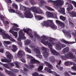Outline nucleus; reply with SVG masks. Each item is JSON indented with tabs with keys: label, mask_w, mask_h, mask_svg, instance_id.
Segmentation results:
<instances>
[{
	"label": "nucleus",
	"mask_w": 76,
	"mask_h": 76,
	"mask_svg": "<svg viewBox=\"0 0 76 76\" xmlns=\"http://www.w3.org/2000/svg\"><path fill=\"white\" fill-rule=\"evenodd\" d=\"M31 41L30 40L27 39L25 43V45H29V44L31 43Z\"/></svg>",
	"instance_id": "35"
},
{
	"label": "nucleus",
	"mask_w": 76,
	"mask_h": 76,
	"mask_svg": "<svg viewBox=\"0 0 76 76\" xmlns=\"http://www.w3.org/2000/svg\"><path fill=\"white\" fill-rule=\"evenodd\" d=\"M33 50L34 52H36V53L37 54H39V55H37V57L40 58H42V56L39 55L40 54V51H39L38 49L37 48H34L33 49Z\"/></svg>",
	"instance_id": "12"
},
{
	"label": "nucleus",
	"mask_w": 76,
	"mask_h": 76,
	"mask_svg": "<svg viewBox=\"0 0 76 76\" xmlns=\"http://www.w3.org/2000/svg\"><path fill=\"white\" fill-rule=\"evenodd\" d=\"M13 26L12 27V30H13L14 31H18L19 30H20V29L18 28V27H19V26H18V25L16 23H14L13 25ZM15 27H16L17 28H15Z\"/></svg>",
	"instance_id": "16"
},
{
	"label": "nucleus",
	"mask_w": 76,
	"mask_h": 76,
	"mask_svg": "<svg viewBox=\"0 0 76 76\" xmlns=\"http://www.w3.org/2000/svg\"><path fill=\"white\" fill-rule=\"evenodd\" d=\"M64 64L65 66H68L73 64L74 66H72V67H76V64L74 63V62L71 61L65 62Z\"/></svg>",
	"instance_id": "13"
},
{
	"label": "nucleus",
	"mask_w": 76,
	"mask_h": 76,
	"mask_svg": "<svg viewBox=\"0 0 76 76\" xmlns=\"http://www.w3.org/2000/svg\"><path fill=\"white\" fill-rule=\"evenodd\" d=\"M13 7L15 8V9H18V5L15 3H14L12 4Z\"/></svg>",
	"instance_id": "37"
},
{
	"label": "nucleus",
	"mask_w": 76,
	"mask_h": 76,
	"mask_svg": "<svg viewBox=\"0 0 76 76\" xmlns=\"http://www.w3.org/2000/svg\"><path fill=\"white\" fill-rule=\"evenodd\" d=\"M44 64L46 65V66L50 68V69H53V65H52L50 64L49 63L46 61H44Z\"/></svg>",
	"instance_id": "20"
},
{
	"label": "nucleus",
	"mask_w": 76,
	"mask_h": 76,
	"mask_svg": "<svg viewBox=\"0 0 76 76\" xmlns=\"http://www.w3.org/2000/svg\"><path fill=\"white\" fill-rule=\"evenodd\" d=\"M61 58L63 60H66V58H67L66 57V54H65L64 56H61Z\"/></svg>",
	"instance_id": "34"
},
{
	"label": "nucleus",
	"mask_w": 76,
	"mask_h": 76,
	"mask_svg": "<svg viewBox=\"0 0 76 76\" xmlns=\"http://www.w3.org/2000/svg\"><path fill=\"white\" fill-rule=\"evenodd\" d=\"M19 37L18 38V41H21V39H25V34L22 32L21 31L19 34Z\"/></svg>",
	"instance_id": "17"
},
{
	"label": "nucleus",
	"mask_w": 76,
	"mask_h": 76,
	"mask_svg": "<svg viewBox=\"0 0 76 76\" xmlns=\"http://www.w3.org/2000/svg\"><path fill=\"white\" fill-rule=\"evenodd\" d=\"M12 29H11L9 31V32H10V33H11V34H13L15 32V31H12Z\"/></svg>",
	"instance_id": "55"
},
{
	"label": "nucleus",
	"mask_w": 76,
	"mask_h": 76,
	"mask_svg": "<svg viewBox=\"0 0 76 76\" xmlns=\"http://www.w3.org/2000/svg\"><path fill=\"white\" fill-rule=\"evenodd\" d=\"M4 42L5 44H7V45H9V44L11 43L9 41H4Z\"/></svg>",
	"instance_id": "46"
},
{
	"label": "nucleus",
	"mask_w": 76,
	"mask_h": 76,
	"mask_svg": "<svg viewBox=\"0 0 76 76\" xmlns=\"http://www.w3.org/2000/svg\"><path fill=\"white\" fill-rule=\"evenodd\" d=\"M69 24L71 25H72V26H74V24L71 21L69 22Z\"/></svg>",
	"instance_id": "61"
},
{
	"label": "nucleus",
	"mask_w": 76,
	"mask_h": 76,
	"mask_svg": "<svg viewBox=\"0 0 76 76\" xmlns=\"http://www.w3.org/2000/svg\"><path fill=\"white\" fill-rule=\"evenodd\" d=\"M59 70H60L61 71V70H63V68L62 67H61V66L60 65L59 66H58V67H56Z\"/></svg>",
	"instance_id": "44"
},
{
	"label": "nucleus",
	"mask_w": 76,
	"mask_h": 76,
	"mask_svg": "<svg viewBox=\"0 0 76 76\" xmlns=\"http://www.w3.org/2000/svg\"><path fill=\"white\" fill-rule=\"evenodd\" d=\"M35 18L36 19L38 20H40L44 19V17L41 16L40 15H37L35 16Z\"/></svg>",
	"instance_id": "27"
},
{
	"label": "nucleus",
	"mask_w": 76,
	"mask_h": 76,
	"mask_svg": "<svg viewBox=\"0 0 76 76\" xmlns=\"http://www.w3.org/2000/svg\"><path fill=\"white\" fill-rule=\"evenodd\" d=\"M42 69H43V66H39L37 68L38 71H41Z\"/></svg>",
	"instance_id": "36"
},
{
	"label": "nucleus",
	"mask_w": 76,
	"mask_h": 76,
	"mask_svg": "<svg viewBox=\"0 0 76 76\" xmlns=\"http://www.w3.org/2000/svg\"><path fill=\"white\" fill-rule=\"evenodd\" d=\"M5 54L7 56V57L8 58L12 60L13 59V56H12V55L9 52L7 51L5 53Z\"/></svg>",
	"instance_id": "18"
},
{
	"label": "nucleus",
	"mask_w": 76,
	"mask_h": 76,
	"mask_svg": "<svg viewBox=\"0 0 76 76\" xmlns=\"http://www.w3.org/2000/svg\"><path fill=\"white\" fill-rule=\"evenodd\" d=\"M0 63L1 64H2L4 67H5V68H6L7 69H10V67L11 66H14V64L12 63L8 64H3L1 63Z\"/></svg>",
	"instance_id": "14"
},
{
	"label": "nucleus",
	"mask_w": 76,
	"mask_h": 76,
	"mask_svg": "<svg viewBox=\"0 0 76 76\" xmlns=\"http://www.w3.org/2000/svg\"><path fill=\"white\" fill-rule=\"evenodd\" d=\"M4 75L2 73H0V76H4Z\"/></svg>",
	"instance_id": "64"
},
{
	"label": "nucleus",
	"mask_w": 76,
	"mask_h": 76,
	"mask_svg": "<svg viewBox=\"0 0 76 76\" xmlns=\"http://www.w3.org/2000/svg\"><path fill=\"white\" fill-rule=\"evenodd\" d=\"M30 3L31 4H34V5H35V4H36L35 2L32 0H31L30 1Z\"/></svg>",
	"instance_id": "49"
},
{
	"label": "nucleus",
	"mask_w": 76,
	"mask_h": 76,
	"mask_svg": "<svg viewBox=\"0 0 76 76\" xmlns=\"http://www.w3.org/2000/svg\"><path fill=\"white\" fill-rule=\"evenodd\" d=\"M60 19L63 20V21H64L66 20V18L65 17L61 15L60 16Z\"/></svg>",
	"instance_id": "39"
},
{
	"label": "nucleus",
	"mask_w": 76,
	"mask_h": 76,
	"mask_svg": "<svg viewBox=\"0 0 76 76\" xmlns=\"http://www.w3.org/2000/svg\"><path fill=\"white\" fill-rule=\"evenodd\" d=\"M62 51L63 54H65L66 53H67L69 51V48L68 47H66L64 48Z\"/></svg>",
	"instance_id": "22"
},
{
	"label": "nucleus",
	"mask_w": 76,
	"mask_h": 76,
	"mask_svg": "<svg viewBox=\"0 0 76 76\" xmlns=\"http://www.w3.org/2000/svg\"><path fill=\"white\" fill-rule=\"evenodd\" d=\"M69 73H71L72 75H76V72H72L71 71H69Z\"/></svg>",
	"instance_id": "51"
},
{
	"label": "nucleus",
	"mask_w": 76,
	"mask_h": 76,
	"mask_svg": "<svg viewBox=\"0 0 76 76\" xmlns=\"http://www.w3.org/2000/svg\"><path fill=\"white\" fill-rule=\"evenodd\" d=\"M0 35H2L3 39H6L7 38V39H10V40L11 41H14V42L16 41V40L13 39L11 36H9V34H6L5 31L1 28L0 29Z\"/></svg>",
	"instance_id": "5"
},
{
	"label": "nucleus",
	"mask_w": 76,
	"mask_h": 76,
	"mask_svg": "<svg viewBox=\"0 0 76 76\" xmlns=\"http://www.w3.org/2000/svg\"><path fill=\"white\" fill-rule=\"evenodd\" d=\"M66 57L67 58H69L70 57L72 59H74V58H76V57H75V56H73V54L71 52L66 53Z\"/></svg>",
	"instance_id": "11"
},
{
	"label": "nucleus",
	"mask_w": 76,
	"mask_h": 76,
	"mask_svg": "<svg viewBox=\"0 0 76 76\" xmlns=\"http://www.w3.org/2000/svg\"><path fill=\"white\" fill-rule=\"evenodd\" d=\"M62 32H63V33L65 34L67 37H70L71 38V34H70V33L69 31H65L64 30H62Z\"/></svg>",
	"instance_id": "26"
},
{
	"label": "nucleus",
	"mask_w": 76,
	"mask_h": 76,
	"mask_svg": "<svg viewBox=\"0 0 76 76\" xmlns=\"http://www.w3.org/2000/svg\"><path fill=\"white\" fill-rule=\"evenodd\" d=\"M13 35L15 37V38H16L18 37V32H17L15 31L14 33V34H13Z\"/></svg>",
	"instance_id": "41"
},
{
	"label": "nucleus",
	"mask_w": 76,
	"mask_h": 76,
	"mask_svg": "<svg viewBox=\"0 0 76 76\" xmlns=\"http://www.w3.org/2000/svg\"><path fill=\"white\" fill-rule=\"evenodd\" d=\"M36 47V45L34 43L32 44V45L31 46V48H35Z\"/></svg>",
	"instance_id": "48"
},
{
	"label": "nucleus",
	"mask_w": 76,
	"mask_h": 76,
	"mask_svg": "<svg viewBox=\"0 0 76 76\" xmlns=\"http://www.w3.org/2000/svg\"><path fill=\"white\" fill-rule=\"evenodd\" d=\"M33 76H39V74L37 72H34L32 75Z\"/></svg>",
	"instance_id": "42"
},
{
	"label": "nucleus",
	"mask_w": 76,
	"mask_h": 76,
	"mask_svg": "<svg viewBox=\"0 0 76 76\" xmlns=\"http://www.w3.org/2000/svg\"><path fill=\"white\" fill-rule=\"evenodd\" d=\"M42 42L44 44L48 45V46L49 48H50V51L52 54L57 56H60V55L59 53H58L56 51L53 49V45H51V43H49L48 41H45V40H42Z\"/></svg>",
	"instance_id": "2"
},
{
	"label": "nucleus",
	"mask_w": 76,
	"mask_h": 76,
	"mask_svg": "<svg viewBox=\"0 0 76 76\" xmlns=\"http://www.w3.org/2000/svg\"><path fill=\"white\" fill-rule=\"evenodd\" d=\"M12 51L13 52H15L17 51L18 50V48H17V46L15 45H12Z\"/></svg>",
	"instance_id": "28"
},
{
	"label": "nucleus",
	"mask_w": 76,
	"mask_h": 76,
	"mask_svg": "<svg viewBox=\"0 0 76 76\" xmlns=\"http://www.w3.org/2000/svg\"><path fill=\"white\" fill-rule=\"evenodd\" d=\"M4 16L2 15V16H1V18H1V20L3 21V20H4Z\"/></svg>",
	"instance_id": "56"
},
{
	"label": "nucleus",
	"mask_w": 76,
	"mask_h": 76,
	"mask_svg": "<svg viewBox=\"0 0 76 76\" xmlns=\"http://www.w3.org/2000/svg\"><path fill=\"white\" fill-rule=\"evenodd\" d=\"M61 42H64V43H65V44H74V43H75V42H69L66 41L64 40V39H62L61 40Z\"/></svg>",
	"instance_id": "24"
},
{
	"label": "nucleus",
	"mask_w": 76,
	"mask_h": 76,
	"mask_svg": "<svg viewBox=\"0 0 76 76\" xmlns=\"http://www.w3.org/2000/svg\"><path fill=\"white\" fill-rule=\"evenodd\" d=\"M64 75L66 76H69V73H68V72H67L66 71H65V72Z\"/></svg>",
	"instance_id": "53"
},
{
	"label": "nucleus",
	"mask_w": 76,
	"mask_h": 76,
	"mask_svg": "<svg viewBox=\"0 0 76 76\" xmlns=\"http://www.w3.org/2000/svg\"><path fill=\"white\" fill-rule=\"evenodd\" d=\"M71 2L73 4L75 7L76 8V2L74 1H71Z\"/></svg>",
	"instance_id": "50"
},
{
	"label": "nucleus",
	"mask_w": 76,
	"mask_h": 76,
	"mask_svg": "<svg viewBox=\"0 0 76 76\" xmlns=\"http://www.w3.org/2000/svg\"><path fill=\"white\" fill-rule=\"evenodd\" d=\"M17 56L19 58H21L23 56H25V53L22 50H20L17 54Z\"/></svg>",
	"instance_id": "8"
},
{
	"label": "nucleus",
	"mask_w": 76,
	"mask_h": 76,
	"mask_svg": "<svg viewBox=\"0 0 76 76\" xmlns=\"http://www.w3.org/2000/svg\"><path fill=\"white\" fill-rule=\"evenodd\" d=\"M23 30L24 31L25 33H27V34L29 36V37L30 38H34V36L32 34H29V31H30V32H31L32 31V30L31 29L27 28L26 29H23Z\"/></svg>",
	"instance_id": "10"
},
{
	"label": "nucleus",
	"mask_w": 76,
	"mask_h": 76,
	"mask_svg": "<svg viewBox=\"0 0 76 76\" xmlns=\"http://www.w3.org/2000/svg\"><path fill=\"white\" fill-rule=\"evenodd\" d=\"M48 3H52L53 4V7L56 9H58V7L60 5H63L64 3L63 1L61 0H57L56 1H52L51 0H48L47 1Z\"/></svg>",
	"instance_id": "4"
},
{
	"label": "nucleus",
	"mask_w": 76,
	"mask_h": 76,
	"mask_svg": "<svg viewBox=\"0 0 76 76\" xmlns=\"http://www.w3.org/2000/svg\"><path fill=\"white\" fill-rule=\"evenodd\" d=\"M12 61V60H8L7 59H5L4 62L5 63H10Z\"/></svg>",
	"instance_id": "40"
},
{
	"label": "nucleus",
	"mask_w": 76,
	"mask_h": 76,
	"mask_svg": "<svg viewBox=\"0 0 76 76\" xmlns=\"http://www.w3.org/2000/svg\"><path fill=\"white\" fill-rule=\"evenodd\" d=\"M19 16L21 18H24L25 17V16H23V14H22V13L19 15Z\"/></svg>",
	"instance_id": "57"
},
{
	"label": "nucleus",
	"mask_w": 76,
	"mask_h": 76,
	"mask_svg": "<svg viewBox=\"0 0 76 76\" xmlns=\"http://www.w3.org/2000/svg\"><path fill=\"white\" fill-rule=\"evenodd\" d=\"M21 61L23 63H26V61H25V60L23 58H21Z\"/></svg>",
	"instance_id": "52"
},
{
	"label": "nucleus",
	"mask_w": 76,
	"mask_h": 76,
	"mask_svg": "<svg viewBox=\"0 0 76 76\" xmlns=\"http://www.w3.org/2000/svg\"><path fill=\"white\" fill-rule=\"evenodd\" d=\"M34 36L35 38H39V39L42 38V39H41V42H42V41H44L45 40V39L46 38V37L45 36H43L40 37L39 35L37 34V33H34Z\"/></svg>",
	"instance_id": "15"
},
{
	"label": "nucleus",
	"mask_w": 76,
	"mask_h": 76,
	"mask_svg": "<svg viewBox=\"0 0 76 76\" xmlns=\"http://www.w3.org/2000/svg\"><path fill=\"white\" fill-rule=\"evenodd\" d=\"M5 72L8 75L11 76H16L14 72L11 71H9L7 70H5Z\"/></svg>",
	"instance_id": "21"
},
{
	"label": "nucleus",
	"mask_w": 76,
	"mask_h": 76,
	"mask_svg": "<svg viewBox=\"0 0 76 76\" xmlns=\"http://www.w3.org/2000/svg\"><path fill=\"white\" fill-rule=\"evenodd\" d=\"M68 13L69 14V15L71 17H76V14L74 11L69 12Z\"/></svg>",
	"instance_id": "25"
},
{
	"label": "nucleus",
	"mask_w": 76,
	"mask_h": 76,
	"mask_svg": "<svg viewBox=\"0 0 76 76\" xmlns=\"http://www.w3.org/2000/svg\"><path fill=\"white\" fill-rule=\"evenodd\" d=\"M7 0V3H12V1L11 0Z\"/></svg>",
	"instance_id": "58"
},
{
	"label": "nucleus",
	"mask_w": 76,
	"mask_h": 76,
	"mask_svg": "<svg viewBox=\"0 0 76 76\" xmlns=\"http://www.w3.org/2000/svg\"><path fill=\"white\" fill-rule=\"evenodd\" d=\"M49 60L52 63H54L55 62V57L53 56L49 57Z\"/></svg>",
	"instance_id": "30"
},
{
	"label": "nucleus",
	"mask_w": 76,
	"mask_h": 76,
	"mask_svg": "<svg viewBox=\"0 0 76 76\" xmlns=\"http://www.w3.org/2000/svg\"><path fill=\"white\" fill-rule=\"evenodd\" d=\"M4 52V49H0V53H3Z\"/></svg>",
	"instance_id": "59"
},
{
	"label": "nucleus",
	"mask_w": 76,
	"mask_h": 76,
	"mask_svg": "<svg viewBox=\"0 0 76 76\" xmlns=\"http://www.w3.org/2000/svg\"><path fill=\"white\" fill-rule=\"evenodd\" d=\"M18 45L20 47H22V42H20L18 43Z\"/></svg>",
	"instance_id": "60"
},
{
	"label": "nucleus",
	"mask_w": 76,
	"mask_h": 76,
	"mask_svg": "<svg viewBox=\"0 0 76 76\" xmlns=\"http://www.w3.org/2000/svg\"><path fill=\"white\" fill-rule=\"evenodd\" d=\"M47 15L48 18H51L53 16V14L51 12H47Z\"/></svg>",
	"instance_id": "32"
},
{
	"label": "nucleus",
	"mask_w": 76,
	"mask_h": 76,
	"mask_svg": "<svg viewBox=\"0 0 76 76\" xmlns=\"http://www.w3.org/2000/svg\"><path fill=\"white\" fill-rule=\"evenodd\" d=\"M58 12L59 13H62L63 15H66V13H65V9H64V8H61L60 10H58Z\"/></svg>",
	"instance_id": "23"
},
{
	"label": "nucleus",
	"mask_w": 76,
	"mask_h": 76,
	"mask_svg": "<svg viewBox=\"0 0 76 76\" xmlns=\"http://www.w3.org/2000/svg\"><path fill=\"white\" fill-rule=\"evenodd\" d=\"M68 6V7L67 9L68 12H69V10H73V7L71 4H69Z\"/></svg>",
	"instance_id": "29"
},
{
	"label": "nucleus",
	"mask_w": 76,
	"mask_h": 76,
	"mask_svg": "<svg viewBox=\"0 0 76 76\" xmlns=\"http://www.w3.org/2000/svg\"><path fill=\"white\" fill-rule=\"evenodd\" d=\"M61 60L58 61H57V64L56 65V67H58V66H61Z\"/></svg>",
	"instance_id": "38"
},
{
	"label": "nucleus",
	"mask_w": 76,
	"mask_h": 76,
	"mask_svg": "<svg viewBox=\"0 0 76 76\" xmlns=\"http://www.w3.org/2000/svg\"><path fill=\"white\" fill-rule=\"evenodd\" d=\"M71 34L73 35L76 38L75 39V42H76V31L75 32V33L74 32H72L71 33Z\"/></svg>",
	"instance_id": "45"
},
{
	"label": "nucleus",
	"mask_w": 76,
	"mask_h": 76,
	"mask_svg": "<svg viewBox=\"0 0 76 76\" xmlns=\"http://www.w3.org/2000/svg\"><path fill=\"white\" fill-rule=\"evenodd\" d=\"M26 66L28 69H30V70L32 69V68H34V65L33 64L30 65L29 66L27 65Z\"/></svg>",
	"instance_id": "31"
},
{
	"label": "nucleus",
	"mask_w": 76,
	"mask_h": 76,
	"mask_svg": "<svg viewBox=\"0 0 76 76\" xmlns=\"http://www.w3.org/2000/svg\"><path fill=\"white\" fill-rule=\"evenodd\" d=\"M56 22L57 23H58L62 28H64L65 27V25L64 23H62L58 20H56Z\"/></svg>",
	"instance_id": "19"
},
{
	"label": "nucleus",
	"mask_w": 76,
	"mask_h": 76,
	"mask_svg": "<svg viewBox=\"0 0 76 76\" xmlns=\"http://www.w3.org/2000/svg\"><path fill=\"white\" fill-rule=\"evenodd\" d=\"M42 49L45 52H42L44 57L46 58L49 56V50L45 47H42Z\"/></svg>",
	"instance_id": "7"
},
{
	"label": "nucleus",
	"mask_w": 76,
	"mask_h": 76,
	"mask_svg": "<svg viewBox=\"0 0 76 76\" xmlns=\"http://www.w3.org/2000/svg\"><path fill=\"white\" fill-rule=\"evenodd\" d=\"M26 48L27 50L26 51L27 53H31V49L27 48Z\"/></svg>",
	"instance_id": "47"
},
{
	"label": "nucleus",
	"mask_w": 76,
	"mask_h": 76,
	"mask_svg": "<svg viewBox=\"0 0 76 76\" xmlns=\"http://www.w3.org/2000/svg\"><path fill=\"white\" fill-rule=\"evenodd\" d=\"M66 46L65 45L60 43L56 44V47L57 48V50L58 51H60L61 50V47L62 48H64L66 47Z\"/></svg>",
	"instance_id": "9"
},
{
	"label": "nucleus",
	"mask_w": 76,
	"mask_h": 76,
	"mask_svg": "<svg viewBox=\"0 0 76 76\" xmlns=\"http://www.w3.org/2000/svg\"><path fill=\"white\" fill-rule=\"evenodd\" d=\"M43 25L45 27L49 26L53 29H56L57 28V26L54 25L53 23V20H48L46 21H44Z\"/></svg>",
	"instance_id": "3"
},
{
	"label": "nucleus",
	"mask_w": 76,
	"mask_h": 76,
	"mask_svg": "<svg viewBox=\"0 0 76 76\" xmlns=\"http://www.w3.org/2000/svg\"><path fill=\"white\" fill-rule=\"evenodd\" d=\"M21 9L23 11H25L24 15L26 18H30L31 19L33 17V15L31 12V10H32L33 12L36 13L41 14V13H42L41 10L38 9V8L35 7L29 8V7H26L23 6L22 8Z\"/></svg>",
	"instance_id": "1"
},
{
	"label": "nucleus",
	"mask_w": 76,
	"mask_h": 76,
	"mask_svg": "<svg viewBox=\"0 0 76 76\" xmlns=\"http://www.w3.org/2000/svg\"><path fill=\"white\" fill-rule=\"evenodd\" d=\"M45 8L47 9L48 10H50L51 11H54V9H53L47 6H45Z\"/></svg>",
	"instance_id": "33"
},
{
	"label": "nucleus",
	"mask_w": 76,
	"mask_h": 76,
	"mask_svg": "<svg viewBox=\"0 0 76 76\" xmlns=\"http://www.w3.org/2000/svg\"><path fill=\"white\" fill-rule=\"evenodd\" d=\"M26 56L29 59L31 58L30 62L32 64H40V62L39 61L36 60L35 58L32 57V56L29 55H27Z\"/></svg>",
	"instance_id": "6"
},
{
	"label": "nucleus",
	"mask_w": 76,
	"mask_h": 76,
	"mask_svg": "<svg viewBox=\"0 0 76 76\" xmlns=\"http://www.w3.org/2000/svg\"><path fill=\"white\" fill-rule=\"evenodd\" d=\"M15 64L17 67H19V64H18V62H15Z\"/></svg>",
	"instance_id": "54"
},
{
	"label": "nucleus",
	"mask_w": 76,
	"mask_h": 76,
	"mask_svg": "<svg viewBox=\"0 0 76 76\" xmlns=\"http://www.w3.org/2000/svg\"><path fill=\"white\" fill-rule=\"evenodd\" d=\"M17 13H18V15H20V14H21V12H20V11H17Z\"/></svg>",
	"instance_id": "63"
},
{
	"label": "nucleus",
	"mask_w": 76,
	"mask_h": 76,
	"mask_svg": "<svg viewBox=\"0 0 76 76\" xmlns=\"http://www.w3.org/2000/svg\"><path fill=\"white\" fill-rule=\"evenodd\" d=\"M9 12L10 13H15V10H13V9H10V10H9Z\"/></svg>",
	"instance_id": "43"
},
{
	"label": "nucleus",
	"mask_w": 76,
	"mask_h": 76,
	"mask_svg": "<svg viewBox=\"0 0 76 76\" xmlns=\"http://www.w3.org/2000/svg\"><path fill=\"white\" fill-rule=\"evenodd\" d=\"M23 70L24 72H28V70L27 69L25 68H24Z\"/></svg>",
	"instance_id": "62"
}]
</instances>
